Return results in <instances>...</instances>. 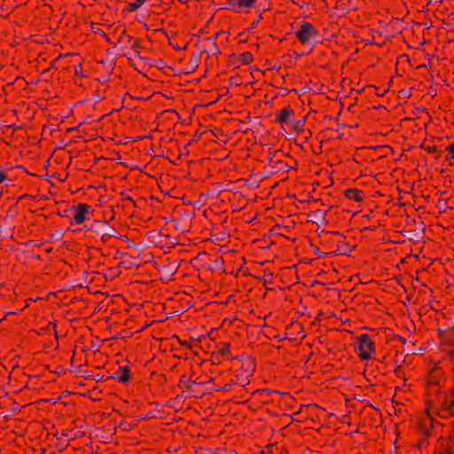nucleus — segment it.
I'll return each mask as SVG.
<instances>
[{"instance_id":"f257e3e1","label":"nucleus","mask_w":454,"mask_h":454,"mask_svg":"<svg viewBox=\"0 0 454 454\" xmlns=\"http://www.w3.org/2000/svg\"><path fill=\"white\" fill-rule=\"evenodd\" d=\"M94 215V209L85 203H77L65 208L62 217L67 218L72 225H78L86 220H90Z\"/></svg>"},{"instance_id":"f03ea898","label":"nucleus","mask_w":454,"mask_h":454,"mask_svg":"<svg viewBox=\"0 0 454 454\" xmlns=\"http://www.w3.org/2000/svg\"><path fill=\"white\" fill-rule=\"evenodd\" d=\"M355 352L362 361H368L375 354V343L366 333H362L356 337Z\"/></svg>"},{"instance_id":"7ed1b4c3","label":"nucleus","mask_w":454,"mask_h":454,"mask_svg":"<svg viewBox=\"0 0 454 454\" xmlns=\"http://www.w3.org/2000/svg\"><path fill=\"white\" fill-rule=\"evenodd\" d=\"M201 201L202 200H194L192 202V200H188L187 204L184 202V205L188 207L187 209H185L187 211V214L184 217L173 220L174 227L176 230L181 232H186L189 231L191 225V216L194 215V209L196 207L202 206V204L200 203Z\"/></svg>"},{"instance_id":"20e7f679","label":"nucleus","mask_w":454,"mask_h":454,"mask_svg":"<svg viewBox=\"0 0 454 454\" xmlns=\"http://www.w3.org/2000/svg\"><path fill=\"white\" fill-rule=\"evenodd\" d=\"M296 36L302 43H309L311 39H316L317 31L307 22H303L299 30L295 32Z\"/></svg>"},{"instance_id":"39448f33","label":"nucleus","mask_w":454,"mask_h":454,"mask_svg":"<svg viewBox=\"0 0 454 454\" xmlns=\"http://www.w3.org/2000/svg\"><path fill=\"white\" fill-rule=\"evenodd\" d=\"M438 414L442 418H449L454 414V399L452 396H443Z\"/></svg>"},{"instance_id":"423d86ee","label":"nucleus","mask_w":454,"mask_h":454,"mask_svg":"<svg viewBox=\"0 0 454 454\" xmlns=\"http://www.w3.org/2000/svg\"><path fill=\"white\" fill-rule=\"evenodd\" d=\"M113 378L118 382L126 384L130 380V370L129 366L120 367L114 374Z\"/></svg>"},{"instance_id":"0eeeda50","label":"nucleus","mask_w":454,"mask_h":454,"mask_svg":"<svg viewBox=\"0 0 454 454\" xmlns=\"http://www.w3.org/2000/svg\"><path fill=\"white\" fill-rule=\"evenodd\" d=\"M432 428L433 419H431L430 414L427 411V415L420 419L419 429L425 435H428Z\"/></svg>"},{"instance_id":"6e6552de","label":"nucleus","mask_w":454,"mask_h":454,"mask_svg":"<svg viewBox=\"0 0 454 454\" xmlns=\"http://www.w3.org/2000/svg\"><path fill=\"white\" fill-rule=\"evenodd\" d=\"M180 386L184 388L189 389L191 392L193 391V387L196 385H200V383H197L195 380H192L191 377H188L186 375H182L180 378Z\"/></svg>"},{"instance_id":"1a4fd4ad","label":"nucleus","mask_w":454,"mask_h":454,"mask_svg":"<svg viewBox=\"0 0 454 454\" xmlns=\"http://www.w3.org/2000/svg\"><path fill=\"white\" fill-rule=\"evenodd\" d=\"M361 193L362 192L357 189H346L343 191V194L346 199H362L364 195Z\"/></svg>"},{"instance_id":"9d476101","label":"nucleus","mask_w":454,"mask_h":454,"mask_svg":"<svg viewBox=\"0 0 454 454\" xmlns=\"http://www.w3.org/2000/svg\"><path fill=\"white\" fill-rule=\"evenodd\" d=\"M294 114V112L290 108H284L280 111L278 121L280 123H286L289 121L290 116Z\"/></svg>"},{"instance_id":"9b49d317","label":"nucleus","mask_w":454,"mask_h":454,"mask_svg":"<svg viewBox=\"0 0 454 454\" xmlns=\"http://www.w3.org/2000/svg\"><path fill=\"white\" fill-rule=\"evenodd\" d=\"M309 216L311 218V221L314 223L324 222L325 220V215L323 211L315 210L311 212Z\"/></svg>"},{"instance_id":"f8f14e48","label":"nucleus","mask_w":454,"mask_h":454,"mask_svg":"<svg viewBox=\"0 0 454 454\" xmlns=\"http://www.w3.org/2000/svg\"><path fill=\"white\" fill-rule=\"evenodd\" d=\"M227 6L229 9H231L236 12H239L241 6L239 5V0H229L227 3Z\"/></svg>"},{"instance_id":"ddd939ff","label":"nucleus","mask_w":454,"mask_h":454,"mask_svg":"<svg viewBox=\"0 0 454 454\" xmlns=\"http://www.w3.org/2000/svg\"><path fill=\"white\" fill-rule=\"evenodd\" d=\"M234 384H235V382L231 380V382L226 383L223 387L215 386V391H230Z\"/></svg>"},{"instance_id":"4468645a","label":"nucleus","mask_w":454,"mask_h":454,"mask_svg":"<svg viewBox=\"0 0 454 454\" xmlns=\"http://www.w3.org/2000/svg\"><path fill=\"white\" fill-rule=\"evenodd\" d=\"M200 54H197V53H194L192 55V59L191 60V68H190V72L193 71L195 68H197L198 67V62L200 60Z\"/></svg>"},{"instance_id":"2eb2a0df","label":"nucleus","mask_w":454,"mask_h":454,"mask_svg":"<svg viewBox=\"0 0 454 454\" xmlns=\"http://www.w3.org/2000/svg\"><path fill=\"white\" fill-rule=\"evenodd\" d=\"M252 60H253V57L250 52L246 51V52L242 53L241 61L244 64H249Z\"/></svg>"},{"instance_id":"dca6fc26","label":"nucleus","mask_w":454,"mask_h":454,"mask_svg":"<svg viewBox=\"0 0 454 454\" xmlns=\"http://www.w3.org/2000/svg\"><path fill=\"white\" fill-rule=\"evenodd\" d=\"M255 0H239V5L241 8H248L251 7Z\"/></svg>"},{"instance_id":"f3484780","label":"nucleus","mask_w":454,"mask_h":454,"mask_svg":"<svg viewBox=\"0 0 454 454\" xmlns=\"http://www.w3.org/2000/svg\"><path fill=\"white\" fill-rule=\"evenodd\" d=\"M332 207V206L330 205H326L325 203H322L321 204V208H317V210H320V211H323L325 213V215H326L327 212L329 211V209Z\"/></svg>"},{"instance_id":"a211bd4d","label":"nucleus","mask_w":454,"mask_h":454,"mask_svg":"<svg viewBox=\"0 0 454 454\" xmlns=\"http://www.w3.org/2000/svg\"><path fill=\"white\" fill-rule=\"evenodd\" d=\"M270 163L272 164V167L275 168V165L274 164H278V165H281V167L279 168V169L283 168H287V165L286 164H284L281 160H274L272 158L270 159Z\"/></svg>"},{"instance_id":"6ab92c4d","label":"nucleus","mask_w":454,"mask_h":454,"mask_svg":"<svg viewBox=\"0 0 454 454\" xmlns=\"http://www.w3.org/2000/svg\"><path fill=\"white\" fill-rule=\"evenodd\" d=\"M447 201L448 200H438L439 204H438V207L440 209V211H444L446 207H447Z\"/></svg>"},{"instance_id":"aec40b11","label":"nucleus","mask_w":454,"mask_h":454,"mask_svg":"<svg viewBox=\"0 0 454 454\" xmlns=\"http://www.w3.org/2000/svg\"><path fill=\"white\" fill-rule=\"evenodd\" d=\"M212 54H219L220 51L218 49V46L215 43H212V49L209 51Z\"/></svg>"},{"instance_id":"412c9836","label":"nucleus","mask_w":454,"mask_h":454,"mask_svg":"<svg viewBox=\"0 0 454 454\" xmlns=\"http://www.w3.org/2000/svg\"><path fill=\"white\" fill-rule=\"evenodd\" d=\"M433 378H434V376H433V375H431V376L429 377V379H428V381H427L428 387H433L434 386L437 387V382H434V381L433 380Z\"/></svg>"},{"instance_id":"4be33fe9","label":"nucleus","mask_w":454,"mask_h":454,"mask_svg":"<svg viewBox=\"0 0 454 454\" xmlns=\"http://www.w3.org/2000/svg\"><path fill=\"white\" fill-rule=\"evenodd\" d=\"M140 6H141V5H140V4H138V3H137V2H136V3H131V4H129V9H130V11H136V10H137Z\"/></svg>"},{"instance_id":"5701e85b","label":"nucleus","mask_w":454,"mask_h":454,"mask_svg":"<svg viewBox=\"0 0 454 454\" xmlns=\"http://www.w3.org/2000/svg\"><path fill=\"white\" fill-rule=\"evenodd\" d=\"M437 450H438V454H450V452L448 448H446L444 450H441V444L440 443L438 444Z\"/></svg>"},{"instance_id":"b1692460","label":"nucleus","mask_w":454,"mask_h":454,"mask_svg":"<svg viewBox=\"0 0 454 454\" xmlns=\"http://www.w3.org/2000/svg\"><path fill=\"white\" fill-rule=\"evenodd\" d=\"M395 374L396 377H400L401 378L403 376V372L402 368L401 367L395 368Z\"/></svg>"},{"instance_id":"393cba45","label":"nucleus","mask_w":454,"mask_h":454,"mask_svg":"<svg viewBox=\"0 0 454 454\" xmlns=\"http://www.w3.org/2000/svg\"><path fill=\"white\" fill-rule=\"evenodd\" d=\"M305 120H306V117H303V119H302V120L298 121L295 123V128H296V129H301V127H302V125H303V123L305 122Z\"/></svg>"},{"instance_id":"a878e982","label":"nucleus","mask_w":454,"mask_h":454,"mask_svg":"<svg viewBox=\"0 0 454 454\" xmlns=\"http://www.w3.org/2000/svg\"><path fill=\"white\" fill-rule=\"evenodd\" d=\"M446 150H448L450 153V157L454 159V145H449Z\"/></svg>"},{"instance_id":"bb28decb","label":"nucleus","mask_w":454,"mask_h":454,"mask_svg":"<svg viewBox=\"0 0 454 454\" xmlns=\"http://www.w3.org/2000/svg\"><path fill=\"white\" fill-rule=\"evenodd\" d=\"M165 195H168L171 199H185V195H170L168 192H165Z\"/></svg>"},{"instance_id":"cd10ccee","label":"nucleus","mask_w":454,"mask_h":454,"mask_svg":"<svg viewBox=\"0 0 454 454\" xmlns=\"http://www.w3.org/2000/svg\"><path fill=\"white\" fill-rule=\"evenodd\" d=\"M5 180V174L3 169L0 168V183Z\"/></svg>"},{"instance_id":"c85d7f7f","label":"nucleus","mask_w":454,"mask_h":454,"mask_svg":"<svg viewBox=\"0 0 454 454\" xmlns=\"http://www.w3.org/2000/svg\"><path fill=\"white\" fill-rule=\"evenodd\" d=\"M400 93L403 96V98H409L411 95L409 91L404 90H401Z\"/></svg>"},{"instance_id":"c756f323","label":"nucleus","mask_w":454,"mask_h":454,"mask_svg":"<svg viewBox=\"0 0 454 454\" xmlns=\"http://www.w3.org/2000/svg\"><path fill=\"white\" fill-rule=\"evenodd\" d=\"M221 192H226V191H221V192H219L218 193H216V192H215V191H212V192H211V193H210V195H211L213 198H215V197H216V196L220 195V194H221Z\"/></svg>"},{"instance_id":"7c9ffc66","label":"nucleus","mask_w":454,"mask_h":454,"mask_svg":"<svg viewBox=\"0 0 454 454\" xmlns=\"http://www.w3.org/2000/svg\"><path fill=\"white\" fill-rule=\"evenodd\" d=\"M426 150H427L428 152H434V153H437L435 147H427ZM439 154H441L440 152H438Z\"/></svg>"},{"instance_id":"2f4dec72","label":"nucleus","mask_w":454,"mask_h":454,"mask_svg":"<svg viewBox=\"0 0 454 454\" xmlns=\"http://www.w3.org/2000/svg\"><path fill=\"white\" fill-rule=\"evenodd\" d=\"M27 195L26 193H24V194H21V195L17 196L15 199H19V200H21V199H27Z\"/></svg>"},{"instance_id":"473e14b6","label":"nucleus","mask_w":454,"mask_h":454,"mask_svg":"<svg viewBox=\"0 0 454 454\" xmlns=\"http://www.w3.org/2000/svg\"><path fill=\"white\" fill-rule=\"evenodd\" d=\"M270 392L268 390V389H263L262 391H260V394L261 395H264V394H270Z\"/></svg>"},{"instance_id":"72a5a7b5","label":"nucleus","mask_w":454,"mask_h":454,"mask_svg":"<svg viewBox=\"0 0 454 454\" xmlns=\"http://www.w3.org/2000/svg\"><path fill=\"white\" fill-rule=\"evenodd\" d=\"M244 206H240L239 207H236L234 206H232L233 207V211H239Z\"/></svg>"},{"instance_id":"f704fd0d","label":"nucleus","mask_w":454,"mask_h":454,"mask_svg":"<svg viewBox=\"0 0 454 454\" xmlns=\"http://www.w3.org/2000/svg\"><path fill=\"white\" fill-rule=\"evenodd\" d=\"M80 70H81V67L80 66L75 67L76 74H78L80 72Z\"/></svg>"},{"instance_id":"c9c22d12","label":"nucleus","mask_w":454,"mask_h":454,"mask_svg":"<svg viewBox=\"0 0 454 454\" xmlns=\"http://www.w3.org/2000/svg\"><path fill=\"white\" fill-rule=\"evenodd\" d=\"M145 0H137V3L140 4L142 5L145 3Z\"/></svg>"},{"instance_id":"e433bc0d","label":"nucleus","mask_w":454,"mask_h":454,"mask_svg":"<svg viewBox=\"0 0 454 454\" xmlns=\"http://www.w3.org/2000/svg\"><path fill=\"white\" fill-rule=\"evenodd\" d=\"M258 24V20H255L252 24V27H254Z\"/></svg>"},{"instance_id":"4c0bfd02","label":"nucleus","mask_w":454,"mask_h":454,"mask_svg":"<svg viewBox=\"0 0 454 454\" xmlns=\"http://www.w3.org/2000/svg\"><path fill=\"white\" fill-rule=\"evenodd\" d=\"M138 46H139L138 43H134L131 47L135 48V47H138Z\"/></svg>"},{"instance_id":"58836bf2","label":"nucleus","mask_w":454,"mask_h":454,"mask_svg":"<svg viewBox=\"0 0 454 454\" xmlns=\"http://www.w3.org/2000/svg\"><path fill=\"white\" fill-rule=\"evenodd\" d=\"M132 37L130 35L127 36V43H129L131 41Z\"/></svg>"},{"instance_id":"ea45409f","label":"nucleus","mask_w":454,"mask_h":454,"mask_svg":"<svg viewBox=\"0 0 454 454\" xmlns=\"http://www.w3.org/2000/svg\"><path fill=\"white\" fill-rule=\"evenodd\" d=\"M123 199L129 200V199H132V197H131V195H126Z\"/></svg>"},{"instance_id":"a19ab883","label":"nucleus","mask_w":454,"mask_h":454,"mask_svg":"<svg viewBox=\"0 0 454 454\" xmlns=\"http://www.w3.org/2000/svg\"><path fill=\"white\" fill-rule=\"evenodd\" d=\"M134 54H135L137 57L141 58V57H140V55H139V52H138V51H136L134 52Z\"/></svg>"},{"instance_id":"79ce46f5","label":"nucleus","mask_w":454,"mask_h":454,"mask_svg":"<svg viewBox=\"0 0 454 454\" xmlns=\"http://www.w3.org/2000/svg\"><path fill=\"white\" fill-rule=\"evenodd\" d=\"M231 84H236V85H238V83H237V82H234V78H231Z\"/></svg>"},{"instance_id":"37998d69","label":"nucleus","mask_w":454,"mask_h":454,"mask_svg":"<svg viewBox=\"0 0 454 454\" xmlns=\"http://www.w3.org/2000/svg\"><path fill=\"white\" fill-rule=\"evenodd\" d=\"M121 37H125V32L124 31L121 32Z\"/></svg>"},{"instance_id":"c03bdc74","label":"nucleus","mask_w":454,"mask_h":454,"mask_svg":"<svg viewBox=\"0 0 454 454\" xmlns=\"http://www.w3.org/2000/svg\"><path fill=\"white\" fill-rule=\"evenodd\" d=\"M104 36L106 37V41L110 43L109 38L106 35Z\"/></svg>"},{"instance_id":"a18cd8bd","label":"nucleus","mask_w":454,"mask_h":454,"mask_svg":"<svg viewBox=\"0 0 454 454\" xmlns=\"http://www.w3.org/2000/svg\"><path fill=\"white\" fill-rule=\"evenodd\" d=\"M98 33H101L103 35H105L104 32H102L101 30H98Z\"/></svg>"},{"instance_id":"49530a36","label":"nucleus","mask_w":454,"mask_h":454,"mask_svg":"<svg viewBox=\"0 0 454 454\" xmlns=\"http://www.w3.org/2000/svg\"><path fill=\"white\" fill-rule=\"evenodd\" d=\"M399 205H400V206H405V205H406V203L402 202V203H400Z\"/></svg>"},{"instance_id":"de8ad7c7","label":"nucleus","mask_w":454,"mask_h":454,"mask_svg":"<svg viewBox=\"0 0 454 454\" xmlns=\"http://www.w3.org/2000/svg\"><path fill=\"white\" fill-rule=\"evenodd\" d=\"M424 199H429V195H427V196H423Z\"/></svg>"},{"instance_id":"09e8293b","label":"nucleus","mask_w":454,"mask_h":454,"mask_svg":"<svg viewBox=\"0 0 454 454\" xmlns=\"http://www.w3.org/2000/svg\"><path fill=\"white\" fill-rule=\"evenodd\" d=\"M51 324H53L54 328L56 327V324H54L53 322H51L50 325Z\"/></svg>"},{"instance_id":"8fccbe9b","label":"nucleus","mask_w":454,"mask_h":454,"mask_svg":"<svg viewBox=\"0 0 454 454\" xmlns=\"http://www.w3.org/2000/svg\"><path fill=\"white\" fill-rule=\"evenodd\" d=\"M2 194H3V191L0 192V197L2 196Z\"/></svg>"}]
</instances>
